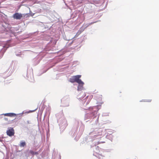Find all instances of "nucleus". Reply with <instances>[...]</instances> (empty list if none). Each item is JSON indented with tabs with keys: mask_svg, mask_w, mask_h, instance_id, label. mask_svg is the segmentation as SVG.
<instances>
[{
	"mask_svg": "<svg viewBox=\"0 0 159 159\" xmlns=\"http://www.w3.org/2000/svg\"><path fill=\"white\" fill-rule=\"evenodd\" d=\"M47 70L45 71V72H46L47 71Z\"/></svg>",
	"mask_w": 159,
	"mask_h": 159,
	"instance_id": "obj_41",
	"label": "nucleus"
},
{
	"mask_svg": "<svg viewBox=\"0 0 159 159\" xmlns=\"http://www.w3.org/2000/svg\"><path fill=\"white\" fill-rule=\"evenodd\" d=\"M11 40H10L0 39V46L3 47L0 51V59L2 57L7 49L11 46Z\"/></svg>",
	"mask_w": 159,
	"mask_h": 159,
	"instance_id": "obj_9",
	"label": "nucleus"
},
{
	"mask_svg": "<svg viewBox=\"0 0 159 159\" xmlns=\"http://www.w3.org/2000/svg\"><path fill=\"white\" fill-rule=\"evenodd\" d=\"M23 76L30 81L33 82L34 81L33 70L30 66H28L27 72L23 74Z\"/></svg>",
	"mask_w": 159,
	"mask_h": 159,
	"instance_id": "obj_10",
	"label": "nucleus"
},
{
	"mask_svg": "<svg viewBox=\"0 0 159 159\" xmlns=\"http://www.w3.org/2000/svg\"><path fill=\"white\" fill-rule=\"evenodd\" d=\"M30 13H28L29 16L27 17H28L30 16H33L34 14V13H33L30 10Z\"/></svg>",
	"mask_w": 159,
	"mask_h": 159,
	"instance_id": "obj_26",
	"label": "nucleus"
},
{
	"mask_svg": "<svg viewBox=\"0 0 159 159\" xmlns=\"http://www.w3.org/2000/svg\"><path fill=\"white\" fill-rule=\"evenodd\" d=\"M28 0H24L22 2H21V3L22 4L24 2H26V1H27Z\"/></svg>",
	"mask_w": 159,
	"mask_h": 159,
	"instance_id": "obj_34",
	"label": "nucleus"
},
{
	"mask_svg": "<svg viewBox=\"0 0 159 159\" xmlns=\"http://www.w3.org/2000/svg\"><path fill=\"white\" fill-rule=\"evenodd\" d=\"M63 39L66 40H69V39H66V36H63Z\"/></svg>",
	"mask_w": 159,
	"mask_h": 159,
	"instance_id": "obj_29",
	"label": "nucleus"
},
{
	"mask_svg": "<svg viewBox=\"0 0 159 159\" xmlns=\"http://www.w3.org/2000/svg\"><path fill=\"white\" fill-rule=\"evenodd\" d=\"M20 151H20V150H17L16 151V152H20Z\"/></svg>",
	"mask_w": 159,
	"mask_h": 159,
	"instance_id": "obj_38",
	"label": "nucleus"
},
{
	"mask_svg": "<svg viewBox=\"0 0 159 159\" xmlns=\"http://www.w3.org/2000/svg\"><path fill=\"white\" fill-rule=\"evenodd\" d=\"M49 68H48V69H47V70H48V69H49Z\"/></svg>",
	"mask_w": 159,
	"mask_h": 159,
	"instance_id": "obj_45",
	"label": "nucleus"
},
{
	"mask_svg": "<svg viewBox=\"0 0 159 159\" xmlns=\"http://www.w3.org/2000/svg\"><path fill=\"white\" fill-rule=\"evenodd\" d=\"M37 109V108H36L35 109L33 110H29L28 111H27L25 112V113H30V112H34V111H36Z\"/></svg>",
	"mask_w": 159,
	"mask_h": 159,
	"instance_id": "obj_25",
	"label": "nucleus"
},
{
	"mask_svg": "<svg viewBox=\"0 0 159 159\" xmlns=\"http://www.w3.org/2000/svg\"><path fill=\"white\" fill-rule=\"evenodd\" d=\"M84 96L81 97L80 95H79L77 96V98L80 100H82V104L84 107H86L89 102L90 100L88 99V96H87L84 99L83 98L86 96V94L84 93Z\"/></svg>",
	"mask_w": 159,
	"mask_h": 159,
	"instance_id": "obj_11",
	"label": "nucleus"
},
{
	"mask_svg": "<svg viewBox=\"0 0 159 159\" xmlns=\"http://www.w3.org/2000/svg\"><path fill=\"white\" fill-rule=\"evenodd\" d=\"M27 123L28 124H31V122L30 121H29V120H27Z\"/></svg>",
	"mask_w": 159,
	"mask_h": 159,
	"instance_id": "obj_32",
	"label": "nucleus"
},
{
	"mask_svg": "<svg viewBox=\"0 0 159 159\" xmlns=\"http://www.w3.org/2000/svg\"><path fill=\"white\" fill-rule=\"evenodd\" d=\"M102 130L103 129L101 128L93 129L92 131L89 133V135L90 136L85 138V139L84 140V143H89L90 144V143L95 140V139H100L101 138Z\"/></svg>",
	"mask_w": 159,
	"mask_h": 159,
	"instance_id": "obj_5",
	"label": "nucleus"
},
{
	"mask_svg": "<svg viewBox=\"0 0 159 159\" xmlns=\"http://www.w3.org/2000/svg\"><path fill=\"white\" fill-rule=\"evenodd\" d=\"M151 100H140V102H151Z\"/></svg>",
	"mask_w": 159,
	"mask_h": 159,
	"instance_id": "obj_28",
	"label": "nucleus"
},
{
	"mask_svg": "<svg viewBox=\"0 0 159 159\" xmlns=\"http://www.w3.org/2000/svg\"><path fill=\"white\" fill-rule=\"evenodd\" d=\"M29 152L33 156H34V155H37L39 154L38 152H34L32 150H29Z\"/></svg>",
	"mask_w": 159,
	"mask_h": 159,
	"instance_id": "obj_20",
	"label": "nucleus"
},
{
	"mask_svg": "<svg viewBox=\"0 0 159 159\" xmlns=\"http://www.w3.org/2000/svg\"><path fill=\"white\" fill-rule=\"evenodd\" d=\"M47 70L45 71V72H46L47 71Z\"/></svg>",
	"mask_w": 159,
	"mask_h": 159,
	"instance_id": "obj_42",
	"label": "nucleus"
},
{
	"mask_svg": "<svg viewBox=\"0 0 159 159\" xmlns=\"http://www.w3.org/2000/svg\"><path fill=\"white\" fill-rule=\"evenodd\" d=\"M11 67L9 66L4 72L0 74V76L5 79L9 77L11 75L12 73V71H11Z\"/></svg>",
	"mask_w": 159,
	"mask_h": 159,
	"instance_id": "obj_15",
	"label": "nucleus"
},
{
	"mask_svg": "<svg viewBox=\"0 0 159 159\" xmlns=\"http://www.w3.org/2000/svg\"><path fill=\"white\" fill-rule=\"evenodd\" d=\"M101 106L97 105L92 107H86V108H83L84 110H87L88 108L89 111L85 115L84 120L86 122H89L91 123L94 121L95 123L98 122L99 116L97 117V111L100 109Z\"/></svg>",
	"mask_w": 159,
	"mask_h": 159,
	"instance_id": "obj_2",
	"label": "nucleus"
},
{
	"mask_svg": "<svg viewBox=\"0 0 159 159\" xmlns=\"http://www.w3.org/2000/svg\"><path fill=\"white\" fill-rule=\"evenodd\" d=\"M59 159H61V156L60 154L59 155Z\"/></svg>",
	"mask_w": 159,
	"mask_h": 159,
	"instance_id": "obj_35",
	"label": "nucleus"
},
{
	"mask_svg": "<svg viewBox=\"0 0 159 159\" xmlns=\"http://www.w3.org/2000/svg\"><path fill=\"white\" fill-rule=\"evenodd\" d=\"M28 16V14H21L18 12H16L13 14L12 17L15 19L20 20L23 17H27Z\"/></svg>",
	"mask_w": 159,
	"mask_h": 159,
	"instance_id": "obj_12",
	"label": "nucleus"
},
{
	"mask_svg": "<svg viewBox=\"0 0 159 159\" xmlns=\"http://www.w3.org/2000/svg\"><path fill=\"white\" fill-rule=\"evenodd\" d=\"M81 77V75H77L72 76L69 79L68 81L72 83H73L75 82H76L77 83L78 82L81 80L80 78Z\"/></svg>",
	"mask_w": 159,
	"mask_h": 159,
	"instance_id": "obj_14",
	"label": "nucleus"
},
{
	"mask_svg": "<svg viewBox=\"0 0 159 159\" xmlns=\"http://www.w3.org/2000/svg\"><path fill=\"white\" fill-rule=\"evenodd\" d=\"M113 136L112 135H107L106 136V138L112 141V140Z\"/></svg>",
	"mask_w": 159,
	"mask_h": 159,
	"instance_id": "obj_23",
	"label": "nucleus"
},
{
	"mask_svg": "<svg viewBox=\"0 0 159 159\" xmlns=\"http://www.w3.org/2000/svg\"><path fill=\"white\" fill-rule=\"evenodd\" d=\"M6 133L7 135L9 136H12L15 134L14 130L13 128L10 127L7 130Z\"/></svg>",
	"mask_w": 159,
	"mask_h": 159,
	"instance_id": "obj_17",
	"label": "nucleus"
},
{
	"mask_svg": "<svg viewBox=\"0 0 159 159\" xmlns=\"http://www.w3.org/2000/svg\"><path fill=\"white\" fill-rule=\"evenodd\" d=\"M15 54L16 56H19L21 57H22V56L23 55L21 54V51L16 52Z\"/></svg>",
	"mask_w": 159,
	"mask_h": 159,
	"instance_id": "obj_22",
	"label": "nucleus"
},
{
	"mask_svg": "<svg viewBox=\"0 0 159 159\" xmlns=\"http://www.w3.org/2000/svg\"><path fill=\"white\" fill-rule=\"evenodd\" d=\"M24 113V111H23L22 113H19L18 114H16V113H6L5 114H3L2 115H4L5 116H9L11 117L15 116H16L17 115H20V116H21L22 114H23Z\"/></svg>",
	"mask_w": 159,
	"mask_h": 159,
	"instance_id": "obj_18",
	"label": "nucleus"
},
{
	"mask_svg": "<svg viewBox=\"0 0 159 159\" xmlns=\"http://www.w3.org/2000/svg\"><path fill=\"white\" fill-rule=\"evenodd\" d=\"M47 70L45 71V72H46L47 71Z\"/></svg>",
	"mask_w": 159,
	"mask_h": 159,
	"instance_id": "obj_43",
	"label": "nucleus"
},
{
	"mask_svg": "<svg viewBox=\"0 0 159 159\" xmlns=\"http://www.w3.org/2000/svg\"><path fill=\"white\" fill-rule=\"evenodd\" d=\"M87 3H86L83 8V10L84 13L92 14L89 19L92 18L94 14V10L93 8L92 5H95L97 7L101 6L104 2L103 0H86Z\"/></svg>",
	"mask_w": 159,
	"mask_h": 159,
	"instance_id": "obj_4",
	"label": "nucleus"
},
{
	"mask_svg": "<svg viewBox=\"0 0 159 159\" xmlns=\"http://www.w3.org/2000/svg\"><path fill=\"white\" fill-rule=\"evenodd\" d=\"M86 29L83 26H82L80 29V31L81 33L83 32Z\"/></svg>",
	"mask_w": 159,
	"mask_h": 159,
	"instance_id": "obj_24",
	"label": "nucleus"
},
{
	"mask_svg": "<svg viewBox=\"0 0 159 159\" xmlns=\"http://www.w3.org/2000/svg\"><path fill=\"white\" fill-rule=\"evenodd\" d=\"M25 128H26L28 130H29V128L28 127H25Z\"/></svg>",
	"mask_w": 159,
	"mask_h": 159,
	"instance_id": "obj_36",
	"label": "nucleus"
},
{
	"mask_svg": "<svg viewBox=\"0 0 159 159\" xmlns=\"http://www.w3.org/2000/svg\"><path fill=\"white\" fill-rule=\"evenodd\" d=\"M84 128V125L79 119H75L73 127L70 132L71 136L75 137V139L79 138L82 134Z\"/></svg>",
	"mask_w": 159,
	"mask_h": 159,
	"instance_id": "obj_3",
	"label": "nucleus"
},
{
	"mask_svg": "<svg viewBox=\"0 0 159 159\" xmlns=\"http://www.w3.org/2000/svg\"><path fill=\"white\" fill-rule=\"evenodd\" d=\"M70 98L69 96H66L64 97L61 100L62 107H68L69 106Z\"/></svg>",
	"mask_w": 159,
	"mask_h": 159,
	"instance_id": "obj_13",
	"label": "nucleus"
},
{
	"mask_svg": "<svg viewBox=\"0 0 159 159\" xmlns=\"http://www.w3.org/2000/svg\"><path fill=\"white\" fill-rule=\"evenodd\" d=\"M22 6H27V4H22Z\"/></svg>",
	"mask_w": 159,
	"mask_h": 159,
	"instance_id": "obj_37",
	"label": "nucleus"
},
{
	"mask_svg": "<svg viewBox=\"0 0 159 159\" xmlns=\"http://www.w3.org/2000/svg\"><path fill=\"white\" fill-rule=\"evenodd\" d=\"M56 116L60 131L63 132L67 125V121L61 112L57 114L56 115Z\"/></svg>",
	"mask_w": 159,
	"mask_h": 159,
	"instance_id": "obj_7",
	"label": "nucleus"
},
{
	"mask_svg": "<svg viewBox=\"0 0 159 159\" xmlns=\"http://www.w3.org/2000/svg\"><path fill=\"white\" fill-rule=\"evenodd\" d=\"M47 70L45 71V72H46L47 71Z\"/></svg>",
	"mask_w": 159,
	"mask_h": 159,
	"instance_id": "obj_40",
	"label": "nucleus"
},
{
	"mask_svg": "<svg viewBox=\"0 0 159 159\" xmlns=\"http://www.w3.org/2000/svg\"><path fill=\"white\" fill-rule=\"evenodd\" d=\"M22 5H23L22 4H20L18 6V9H19L20 8V7H21L22 6Z\"/></svg>",
	"mask_w": 159,
	"mask_h": 159,
	"instance_id": "obj_30",
	"label": "nucleus"
},
{
	"mask_svg": "<svg viewBox=\"0 0 159 159\" xmlns=\"http://www.w3.org/2000/svg\"><path fill=\"white\" fill-rule=\"evenodd\" d=\"M78 84V86L77 87V90L78 91H81L84 90V89L83 87V85L84 84V83L81 80H80L77 83Z\"/></svg>",
	"mask_w": 159,
	"mask_h": 159,
	"instance_id": "obj_16",
	"label": "nucleus"
},
{
	"mask_svg": "<svg viewBox=\"0 0 159 159\" xmlns=\"http://www.w3.org/2000/svg\"><path fill=\"white\" fill-rule=\"evenodd\" d=\"M18 29L12 27L7 21L0 18V39H3L11 36V34H14Z\"/></svg>",
	"mask_w": 159,
	"mask_h": 159,
	"instance_id": "obj_1",
	"label": "nucleus"
},
{
	"mask_svg": "<svg viewBox=\"0 0 159 159\" xmlns=\"http://www.w3.org/2000/svg\"><path fill=\"white\" fill-rule=\"evenodd\" d=\"M73 43V40H72V41L71 42H70V43H69V45L70 46Z\"/></svg>",
	"mask_w": 159,
	"mask_h": 159,
	"instance_id": "obj_33",
	"label": "nucleus"
},
{
	"mask_svg": "<svg viewBox=\"0 0 159 159\" xmlns=\"http://www.w3.org/2000/svg\"><path fill=\"white\" fill-rule=\"evenodd\" d=\"M98 21H94V22H92L90 23H87L85 24H84L83 25V26L84 27V28H85V29H86L88 27H89V26L90 25H91L94 23H96Z\"/></svg>",
	"mask_w": 159,
	"mask_h": 159,
	"instance_id": "obj_19",
	"label": "nucleus"
},
{
	"mask_svg": "<svg viewBox=\"0 0 159 159\" xmlns=\"http://www.w3.org/2000/svg\"><path fill=\"white\" fill-rule=\"evenodd\" d=\"M42 107L41 108V110H42Z\"/></svg>",
	"mask_w": 159,
	"mask_h": 159,
	"instance_id": "obj_44",
	"label": "nucleus"
},
{
	"mask_svg": "<svg viewBox=\"0 0 159 159\" xmlns=\"http://www.w3.org/2000/svg\"><path fill=\"white\" fill-rule=\"evenodd\" d=\"M19 145L21 147H24L26 146V143L25 141L21 140L20 142Z\"/></svg>",
	"mask_w": 159,
	"mask_h": 159,
	"instance_id": "obj_21",
	"label": "nucleus"
},
{
	"mask_svg": "<svg viewBox=\"0 0 159 159\" xmlns=\"http://www.w3.org/2000/svg\"><path fill=\"white\" fill-rule=\"evenodd\" d=\"M52 49V48L50 47H47L43 52H40L38 55L32 60V66H35L38 64L42 59V57L45 56L48 53H53V52H52L53 51Z\"/></svg>",
	"mask_w": 159,
	"mask_h": 159,
	"instance_id": "obj_6",
	"label": "nucleus"
},
{
	"mask_svg": "<svg viewBox=\"0 0 159 159\" xmlns=\"http://www.w3.org/2000/svg\"><path fill=\"white\" fill-rule=\"evenodd\" d=\"M2 141V139L0 137V142H1Z\"/></svg>",
	"mask_w": 159,
	"mask_h": 159,
	"instance_id": "obj_39",
	"label": "nucleus"
},
{
	"mask_svg": "<svg viewBox=\"0 0 159 159\" xmlns=\"http://www.w3.org/2000/svg\"><path fill=\"white\" fill-rule=\"evenodd\" d=\"M98 144H99V142L98 141H95L91 145V147L93 148V155L99 159H103L104 156L102 155V154L103 152L102 150L98 146H97Z\"/></svg>",
	"mask_w": 159,
	"mask_h": 159,
	"instance_id": "obj_8",
	"label": "nucleus"
},
{
	"mask_svg": "<svg viewBox=\"0 0 159 159\" xmlns=\"http://www.w3.org/2000/svg\"><path fill=\"white\" fill-rule=\"evenodd\" d=\"M4 120H6V121H8V119L7 118V117H5L4 118Z\"/></svg>",
	"mask_w": 159,
	"mask_h": 159,
	"instance_id": "obj_31",
	"label": "nucleus"
},
{
	"mask_svg": "<svg viewBox=\"0 0 159 159\" xmlns=\"http://www.w3.org/2000/svg\"><path fill=\"white\" fill-rule=\"evenodd\" d=\"M113 133V132L112 131L109 130H108L107 131V135H112V134Z\"/></svg>",
	"mask_w": 159,
	"mask_h": 159,
	"instance_id": "obj_27",
	"label": "nucleus"
}]
</instances>
